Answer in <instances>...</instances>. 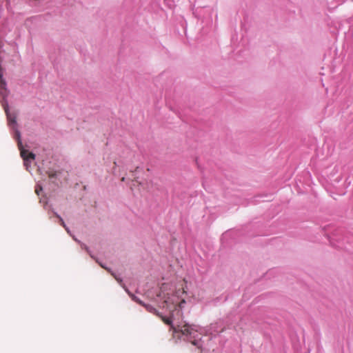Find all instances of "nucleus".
Listing matches in <instances>:
<instances>
[{
    "instance_id": "nucleus-1",
    "label": "nucleus",
    "mask_w": 353,
    "mask_h": 353,
    "mask_svg": "<svg viewBox=\"0 0 353 353\" xmlns=\"http://www.w3.org/2000/svg\"><path fill=\"white\" fill-rule=\"evenodd\" d=\"M126 292L132 297V299L137 303L143 305L147 311L160 316L168 325H170L175 334H179V337L190 341L198 348H201L203 344L202 341V333L203 330L195 325H190L185 321H180L182 316L181 308L185 301H182L179 305L172 304L170 306V316L165 317L162 316L156 308L150 304H145L139 298L130 293L128 289L125 288Z\"/></svg>"
},
{
    "instance_id": "nucleus-7",
    "label": "nucleus",
    "mask_w": 353,
    "mask_h": 353,
    "mask_svg": "<svg viewBox=\"0 0 353 353\" xmlns=\"http://www.w3.org/2000/svg\"><path fill=\"white\" fill-rule=\"evenodd\" d=\"M63 228L65 229V230L67 231V232L71 235V232H70V229L68 228V227H67V226L65 225V227H63Z\"/></svg>"
},
{
    "instance_id": "nucleus-6",
    "label": "nucleus",
    "mask_w": 353,
    "mask_h": 353,
    "mask_svg": "<svg viewBox=\"0 0 353 353\" xmlns=\"http://www.w3.org/2000/svg\"><path fill=\"white\" fill-rule=\"evenodd\" d=\"M54 215L59 219V222H60V224L63 226V227H65V223L64 222V221L63 220V219L60 216L59 214H58L57 212H54Z\"/></svg>"
},
{
    "instance_id": "nucleus-4",
    "label": "nucleus",
    "mask_w": 353,
    "mask_h": 353,
    "mask_svg": "<svg viewBox=\"0 0 353 353\" xmlns=\"http://www.w3.org/2000/svg\"><path fill=\"white\" fill-rule=\"evenodd\" d=\"M48 177H49L50 180L51 181V182L57 185L58 184L56 181V180L57 179V172L49 171V172H48Z\"/></svg>"
},
{
    "instance_id": "nucleus-5",
    "label": "nucleus",
    "mask_w": 353,
    "mask_h": 353,
    "mask_svg": "<svg viewBox=\"0 0 353 353\" xmlns=\"http://www.w3.org/2000/svg\"><path fill=\"white\" fill-rule=\"evenodd\" d=\"M43 190V188L39 185V184H37L36 187H35V192L36 194L39 196L40 195V192H42Z\"/></svg>"
},
{
    "instance_id": "nucleus-8",
    "label": "nucleus",
    "mask_w": 353,
    "mask_h": 353,
    "mask_svg": "<svg viewBox=\"0 0 353 353\" xmlns=\"http://www.w3.org/2000/svg\"><path fill=\"white\" fill-rule=\"evenodd\" d=\"M40 202H41V203H45V205H46V204H47V201H45L43 198H41V199H40Z\"/></svg>"
},
{
    "instance_id": "nucleus-2",
    "label": "nucleus",
    "mask_w": 353,
    "mask_h": 353,
    "mask_svg": "<svg viewBox=\"0 0 353 353\" xmlns=\"http://www.w3.org/2000/svg\"><path fill=\"white\" fill-rule=\"evenodd\" d=\"M97 262L101 265V267H102L103 268L107 270L108 272H110L111 273V274L114 276V278L117 281V282L125 289L126 288V287L125 286L124 284H123V280L117 274H116L115 273L112 272L110 271V270L109 268H108L106 266H105V265H103V263H99L98 261V260H96Z\"/></svg>"
},
{
    "instance_id": "nucleus-3",
    "label": "nucleus",
    "mask_w": 353,
    "mask_h": 353,
    "mask_svg": "<svg viewBox=\"0 0 353 353\" xmlns=\"http://www.w3.org/2000/svg\"><path fill=\"white\" fill-rule=\"evenodd\" d=\"M73 239L77 242L81 248L83 250H85L89 254L90 256L92 258V259H94V256L92 255V254L91 253V251L90 250V248L83 243L81 242L79 240H78L77 239H76L74 236H73Z\"/></svg>"
}]
</instances>
